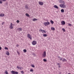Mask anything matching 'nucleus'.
Segmentation results:
<instances>
[{
  "label": "nucleus",
  "instance_id": "nucleus-1",
  "mask_svg": "<svg viewBox=\"0 0 74 74\" xmlns=\"http://www.w3.org/2000/svg\"><path fill=\"white\" fill-rule=\"evenodd\" d=\"M43 24L44 25H45V26H48L49 25H50V23L49 22H45Z\"/></svg>",
  "mask_w": 74,
  "mask_h": 74
},
{
  "label": "nucleus",
  "instance_id": "nucleus-2",
  "mask_svg": "<svg viewBox=\"0 0 74 74\" xmlns=\"http://www.w3.org/2000/svg\"><path fill=\"white\" fill-rule=\"evenodd\" d=\"M60 7H61V8H66V5L64 4H61L59 5Z\"/></svg>",
  "mask_w": 74,
  "mask_h": 74
},
{
  "label": "nucleus",
  "instance_id": "nucleus-3",
  "mask_svg": "<svg viewBox=\"0 0 74 74\" xmlns=\"http://www.w3.org/2000/svg\"><path fill=\"white\" fill-rule=\"evenodd\" d=\"M46 51H44L43 53L42 54V58H45L46 57Z\"/></svg>",
  "mask_w": 74,
  "mask_h": 74
},
{
  "label": "nucleus",
  "instance_id": "nucleus-4",
  "mask_svg": "<svg viewBox=\"0 0 74 74\" xmlns=\"http://www.w3.org/2000/svg\"><path fill=\"white\" fill-rule=\"evenodd\" d=\"M32 44L33 45H35L37 44V41L36 40H33L32 42Z\"/></svg>",
  "mask_w": 74,
  "mask_h": 74
},
{
  "label": "nucleus",
  "instance_id": "nucleus-5",
  "mask_svg": "<svg viewBox=\"0 0 74 74\" xmlns=\"http://www.w3.org/2000/svg\"><path fill=\"white\" fill-rule=\"evenodd\" d=\"M27 37H28V38H29V39H30V40H32V36L29 34H27Z\"/></svg>",
  "mask_w": 74,
  "mask_h": 74
},
{
  "label": "nucleus",
  "instance_id": "nucleus-6",
  "mask_svg": "<svg viewBox=\"0 0 74 74\" xmlns=\"http://www.w3.org/2000/svg\"><path fill=\"white\" fill-rule=\"evenodd\" d=\"M11 73H12V74H18V72L14 71H12Z\"/></svg>",
  "mask_w": 74,
  "mask_h": 74
},
{
  "label": "nucleus",
  "instance_id": "nucleus-7",
  "mask_svg": "<svg viewBox=\"0 0 74 74\" xmlns=\"http://www.w3.org/2000/svg\"><path fill=\"white\" fill-rule=\"evenodd\" d=\"M39 32H41L42 33H46V31H45V30H42L41 29H39Z\"/></svg>",
  "mask_w": 74,
  "mask_h": 74
},
{
  "label": "nucleus",
  "instance_id": "nucleus-8",
  "mask_svg": "<svg viewBox=\"0 0 74 74\" xmlns=\"http://www.w3.org/2000/svg\"><path fill=\"white\" fill-rule=\"evenodd\" d=\"M59 3H62V4H65V2H64V1L62 0H59Z\"/></svg>",
  "mask_w": 74,
  "mask_h": 74
},
{
  "label": "nucleus",
  "instance_id": "nucleus-9",
  "mask_svg": "<svg viewBox=\"0 0 74 74\" xmlns=\"http://www.w3.org/2000/svg\"><path fill=\"white\" fill-rule=\"evenodd\" d=\"M9 28L11 29H13V26H12V23H11L10 25V27H9Z\"/></svg>",
  "mask_w": 74,
  "mask_h": 74
},
{
  "label": "nucleus",
  "instance_id": "nucleus-10",
  "mask_svg": "<svg viewBox=\"0 0 74 74\" xmlns=\"http://www.w3.org/2000/svg\"><path fill=\"white\" fill-rule=\"evenodd\" d=\"M39 4V5H42L44 4V3L42 2V1H39L38 2Z\"/></svg>",
  "mask_w": 74,
  "mask_h": 74
},
{
  "label": "nucleus",
  "instance_id": "nucleus-11",
  "mask_svg": "<svg viewBox=\"0 0 74 74\" xmlns=\"http://www.w3.org/2000/svg\"><path fill=\"white\" fill-rule=\"evenodd\" d=\"M61 23L62 25H64L66 23L65 21H62Z\"/></svg>",
  "mask_w": 74,
  "mask_h": 74
},
{
  "label": "nucleus",
  "instance_id": "nucleus-12",
  "mask_svg": "<svg viewBox=\"0 0 74 74\" xmlns=\"http://www.w3.org/2000/svg\"><path fill=\"white\" fill-rule=\"evenodd\" d=\"M0 16L1 17H3V16H4V14H0Z\"/></svg>",
  "mask_w": 74,
  "mask_h": 74
},
{
  "label": "nucleus",
  "instance_id": "nucleus-13",
  "mask_svg": "<svg viewBox=\"0 0 74 74\" xmlns=\"http://www.w3.org/2000/svg\"><path fill=\"white\" fill-rule=\"evenodd\" d=\"M54 8H57V9H58V6L56 5H54Z\"/></svg>",
  "mask_w": 74,
  "mask_h": 74
},
{
  "label": "nucleus",
  "instance_id": "nucleus-14",
  "mask_svg": "<svg viewBox=\"0 0 74 74\" xmlns=\"http://www.w3.org/2000/svg\"><path fill=\"white\" fill-rule=\"evenodd\" d=\"M51 30H52L53 31H54L55 30V28L54 27H52L51 28Z\"/></svg>",
  "mask_w": 74,
  "mask_h": 74
},
{
  "label": "nucleus",
  "instance_id": "nucleus-15",
  "mask_svg": "<svg viewBox=\"0 0 74 74\" xmlns=\"http://www.w3.org/2000/svg\"><path fill=\"white\" fill-rule=\"evenodd\" d=\"M6 54L7 55H9L10 53H9V52H8V51H7L6 53Z\"/></svg>",
  "mask_w": 74,
  "mask_h": 74
},
{
  "label": "nucleus",
  "instance_id": "nucleus-16",
  "mask_svg": "<svg viewBox=\"0 0 74 74\" xmlns=\"http://www.w3.org/2000/svg\"><path fill=\"white\" fill-rule=\"evenodd\" d=\"M50 23L51 24H53L54 22H53V21H52V20H51L50 21Z\"/></svg>",
  "mask_w": 74,
  "mask_h": 74
},
{
  "label": "nucleus",
  "instance_id": "nucleus-17",
  "mask_svg": "<svg viewBox=\"0 0 74 74\" xmlns=\"http://www.w3.org/2000/svg\"><path fill=\"white\" fill-rule=\"evenodd\" d=\"M61 12H64V9H61Z\"/></svg>",
  "mask_w": 74,
  "mask_h": 74
},
{
  "label": "nucleus",
  "instance_id": "nucleus-18",
  "mask_svg": "<svg viewBox=\"0 0 74 74\" xmlns=\"http://www.w3.org/2000/svg\"><path fill=\"white\" fill-rule=\"evenodd\" d=\"M19 31H22V28H19L17 29Z\"/></svg>",
  "mask_w": 74,
  "mask_h": 74
},
{
  "label": "nucleus",
  "instance_id": "nucleus-19",
  "mask_svg": "<svg viewBox=\"0 0 74 74\" xmlns=\"http://www.w3.org/2000/svg\"><path fill=\"white\" fill-rule=\"evenodd\" d=\"M63 62H66L67 60L65 59L64 58L63 60H62Z\"/></svg>",
  "mask_w": 74,
  "mask_h": 74
},
{
  "label": "nucleus",
  "instance_id": "nucleus-20",
  "mask_svg": "<svg viewBox=\"0 0 74 74\" xmlns=\"http://www.w3.org/2000/svg\"><path fill=\"white\" fill-rule=\"evenodd\" d=\"M25 15L27 16L28 17H29V15L27 13H26L25 14Z\"/></svg>",
  "mask_w": 74,
  "mask_h": 74
},
{
  "label": "nucleus",
  "instance_id": "nucleus-21",
  "mask_svg": "<svg viewBox=\"0 0 74 74\" xmlns=\"http://www.w3.org/2000/svg\"><path fill=\"white\" fill-rule=\"evenodd\" d=\"M33 21H37V19H36V18H34L33 19Z\"/></svg>",
  "mask_w": 74,
  "mask_h": 74
},
{
  "label": "nucleus",
  "instance_id": "nucleus-22",
  "mask_svg": "<svg viewBox=\"0 0 74 74\" xmlns=\"http://www.w3.org/2000/svg\"><path fill=\"white\" fill-rule=\"evenodd\" d=\"M24 52H27V50L26 49H24L23 50Z\"/></svg>",
  "mask_w": 74,
  "mask_h": 74
},
{
  "label": "nucleus",
  "instance_id": "nucleus-23",
  "mask_svg": "<svg viewBox=\"0 0 74 74\" xmlns=\"http://www.w3.org/2000/svg\"><path fill=\"white\" fill-rule=\"evenodd\" d=\"M5 73L6 74H8V71H5Z\"/></svg>",
  "mask_w": 74,
  "mask_h": 74
},
{
  "label": "nucleus",
  "instance_id": "nucleus-24",
  "mask_svg": "<svg viewBox=\"0 0 74 74\" xmlns=\"http://www.w3.org/2000/svg\"><path fill=\"white\" fill-rule=\"evenodd\" d=\"M30 71L31 72H33V69H30Z\"/></svg>",
  "mask_w": 74,
  "mask_h": 74
},
{
  "label": "nucleus",
  "instance_id": "nucleus-25",
  "mask_svg": "<svg viewBox=\"0 0 74 74\" xmlns=\"http://www.w3.org/2000/svg\"><path fill=\"white\" fill-rule=\"evenodd\" d=\"M21 74H24V72H23V71H21Z\"/></svg>",
  "mask_w": 74,
  "mask_h": 74
},
{
  "label": "nucleus",
  "instance_id": "nucleus-26",
  "mask_svg": "<svg viewBox=\"0 0 74 74\" xmlns=\"http://www.w3.org/2000/svg\"><path fill=\"white\" fill-rule=\"evenodd\" d=\"M68 24L69 26H72V25L70 23H68Z\"/></svg>",
  "mask_w": 74,
  "mask_h": 74
},
{
  "label": "nucleus",
  "instance_id": "nucleus-27",
  "mask_svg": "<svg viewBox=\"0 0 74 74\" xmlns=\"http://www.w3.org/2000/svg\"><path fill=\"white\" fill-rule=\"evenodd\" d=\"M43 36H44V37H47V35L46 34H44L43 35Z\"/></svg>",
  "mask_w": 74,
  "mask_h": 74
},
{
  "label": "nucleus",
  "instance_id": "nucleus-28",
  "mask_svg": "<svg viewBox=\"0 0 74 74\" xmlns=\"http://www.w3.org/2000/svg\"><path fill=\"white\" fill-rule=\"evenodd\" d=\"M62 30L63 32H65V29L64 28H62Z\"/></svg>",
  "mask_w": 74,
  "mask_h": 74
},
{
  "label": "nucleus",
  "instance_id": "nucleus-29",
  "mask_svg": "<svg viewBox=\"0 0 74 74\" xmlns=\"http://www.w3.org/2000/svg\"><path fill=\"white\" fill-rule=\"evenodd\" d=\"M43 61L44 62H47V60L45 59H43Z\"/></svg>",
  "mask_w": 74,
  "mask_h": 74
},
{
  "label": "nucleus",
  "instance_id": "nucleus-30",
  "mask_svg": "<svg viewBox=\"0 0 74 74\" xmlns=\"http://www.w3.org/2000/svg\"><path fill=\"white\" fill-rule=\"evenodd\" d=\"M4 49H7L8 50V48L7 47H5L4 48Z\"/></svg>",
  "mask_w": 74,
  "mask_h": 74
},
{
  "label": "nucleus",
  "instance_id": "nucleus-31",
  "mask_svg": "<svg viewBox=\"0 0 74 74\" xmlns=\"http://www.w3.org/2000/svg\"><path fill=\"white\" fill-rule=\"evenodd\" d=\"M23 69V68L22 67H20L19 69L22 70V69Z\"/></svg>",
  "mask_w": 74,
  "mask_h": 74
},
{
  "label": "nucleus",
  "instance_id": "nucleus-32",
  "mask_svg": "<svg viewBox=\"0 0 74 74\" xmlns=\"http://www.w3.org/2000/svg\"><path fill=\"white\" fill-rule=\"evenodd\" d=\"M20 67H20V66H17V69H20Z\"/></svg>",
  "mask_w": 74,
  "mask_h": 74
},
{
  "label": "nucleus",
  "instance_id": "nucleus-33",
  "mask_svg": "<svg viewBox=\"0 0 74 74\" xmlns=\"http://www.w3.org/2000/svg\"><path fill=\"white\" fill-rule=\"evenodd\" d=\"M31 66L32 67H34V65L33 64H32L31 65Z\"/></svg>",
  "mask_w": 74,
  "mask_h": 74
},
{
  "label": "nucleus",
  "instance_id": "nucleus-34",
  "mask_svg": "<svg viewBox=\"0 0 74 74\" xmlns=\"http://www.w3.org/2000/svg\"><path fill=\"white\" fill-rule=\"evenodd\" d=\"M17 23H19V21L17 20L16 21Z\"/></svg>",
  "mask_w": 74,
  "mask_h": 74
},
{
  "label": "nucleus",
  "instance_id": "nucleus-35",
  "mask_svg": "<svg viewBox=\"0 0 74 74\" xmlns=\"http://www.w3.org/2000/svg\"><path fill=\"white\" fill-rule=\"evenodd\" d=\"M59 59H60L59 60H62V58H60Z\"/></svg>",
  "mask_w": 74,
  "mask_h": 74
},
{
  "label": "nucleus",
  "instance_id": "nucleus-36",
  "mask_svg": "<svg viewBox=\"0 0 74 74\" xmlns=\"http://www.w3.org/2000/svg\"><path fill=\"white\" fill-rule=\"evenodd\" d=\"M57 65H58V66H60V63H57Z\"/></svg>",
  "mask_w": 74,
  "mask_h": 74
},
{
  "label": "nucleus",
  "instance_id": "nucleus-37",
  "mask_svg": "<svg viewBox=\"0 0 74 74\" xmlns=\"http://www.w3.org/2000/svg\"><path fill=\"white\" fill-rule=\"evenodd\" d=\"M0 4L2 3V1H0Z\"/></svg>",
  "mask_w": 74,
  "mask_h": 74
},
{
  "label": "nucleus",
  "instance_id": "nucleus-38",
  "mask_svg": "<svg viewBox=\"0 0 74 74\" xmlns=\"http://www.w3.org/2000/svg\"><path fill=\"white\" fill-rule=\"evenodd\" d=\"M7 0H2L3 1H6Z\"/></svg>",
  "mask_w": 74,
  "mask_h": 74
},
{
  "label": "nucleus",
  "instance_id": "nucleus-39",
  "mask_svg": "<svg viewBox=\"0 0 74 74\" xmlns=\"http://www.w3.org/2000/svg\"><path fill=\"white\" fill-rule=\"evenodd\" d=\"M1 49H2V48H1V47H0V50L1 51Z\"/></svg>",
  "mask_w": 74,
  "mask_h": 74
},
{
  "label": "nucleus",
  "instance_id": "nucleus-40",
  "mask_svg": "<svg viewBox=\"0 0 74 74\" xmlns=\"http://www.w3.org/2000/svg\"><path fill=\"white\" fill-rule=\"evenodd\" d=\"M16 46H17V47H19V45H18V44H17L16 45Z\"/></svg>",
  "mask_w": 74,
  "mask_h": 74
},
{
  "label": "nucleus",
  "instance_id": "nucleus-41",
  "mask_svg": "<svg viewBox=\"0 0 74 74\" xmlns=\"http://www.w3.org/2000/svg\"><path fill=\"white\" fill-rule=\"evenodd\" d=\"M4 22H3L2 23V25H4Z\"/></svg>",
  "mask_w": 74,
  "mask_h": 74
},
{
  "label": "nucleus",
  "instance_id": "nucleus-42",
  "mask_svg": "<svg viewBox=\"0 0 74 74\" xmlns=\"http://www.w3.org/2000/svg\"><path fill=\"white\" fill-rule=\"evenodd\" d=\"M58 67H59V68H60V66H59Z\"/></svg>",
  "mask_w": 74,
  "mask_h": 74
},
{
  "label": "nucleus",
  "instance_id": "nucleus-43",
  "mask_svg": "<svg viewBox=\"0 0 74 74\" xmlns=\"http://www.w3.org/2000/svg\"><path fill=\"white\" fill-rule=\"evenodd\" d=\"M27 6H25L26 8H27Z\"/></svg>",
  "mask_w": 74,
  "mask_h": 74
},
{
  "label": "nucleus",
  "instance_id": "nucleus-44",
  "mask_svg": "<svg viewBox=\"0 0 74 74\" xmlns=\"http://www.w3.org/2000/svg\"><path fill=\"white\" fill-rule=\"evenodd\" d=\"M17 53H18V54H19V52H17Z\"/></svg>",
  "mask_w": 74,
  "mask_h": 74
},
{
  "label": "nucleus",
  "instance_id": "nucleus-45",
  "mask_svg": "<svg viewBox=\"0 0 74 74\" xmlns=\"http://www.w3.org/2000/svg\"><path fill=\"white\" fill-rule=\"evenodd\" d=\"M68 74H71V73H68Z\"/></svg>",
  "mask_w": 74,
  "mask_h": 74
},
{
  "label": "nucleus",
  "instance_id": "nucleus-46",
  "mask_svg": "<svg viewBox=\"0 0 74 74\" xmlns=\"http://www.w3.org/2000/svg\"><path fill=\"white\" fill-rule=\"evenodd\" d=\"M58 58H60V57H58Z\"/></svg>",
  "mask_w": 74,
  "mask_h": 74
}]
</instances>
